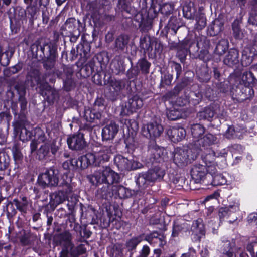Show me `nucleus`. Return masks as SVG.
Wrapping results in <instances>:
<instances>
[{
  "label": "nucleus",
  "instance_id": "nucleus-7",
  "mask_svg": "<svg viewBox=\"0 0 257 257\" xmlns=\"http://www.w3.org/2000/svg\"><path fill=\"white\" fill-rule=\"evenodd\" d=\"M196 157L190 149H177L174 154L173 161L177 166L182 167L190 163Z\"/></svg>",
  "mask_w": 257,
  "mask_h": 257
},
{
  "label": "nucleus",
  "instance_id": "nucleus-20",
  "mask_svg": "<svg viewBox=\"0 0 257 257\" xmlns=\"http://www.w3.org/2000/svg\"><path fill=\"white\" fill-rule=\"evenodd\" d=\"M207 171V168L205 165L200 164L194 165L191 171V175L194 182L201 183L206 176Z\"/></svg>",
  "mask_w": 257,
  "mask_h": 257
},
{
  "label": "nucleus",
  "instance_id": "nucleus-48",
  "mask_svg": "<svg viewBox=\"0 0 257 257\" xmlns=\"http://www.w3.org/2000/svg\"><path fill=\"white\" fill-rule=\"evenodd\" d=\"M98 192L100 196L105 199H108L109 198H111L113 196V192L112 191V188H111V185L107 184H104L98 191Z\"/></svg>",
  "mask_w": 257,
  "mask_h": 257
},
{
  "label": "nucleus",
  "instance_id": "nucleus-3",
  "mask_svg": "<svg viewBox=\"0 0 257 257\" xmlns=\"http://www.w3.org/2000/svg\"><path fill=\"white\" fill-rule=\"evenodd\" d=\"M165 175V171L159 167L149 169L147 172L138 174L136 183L139 188L145 189L150 183L161 181Z\"/></svg>",
  "mask_w": 257,
  "mask_h": 257
},
{
  "label": "nucleus",
  "instance_id": "nucleus-27",
  "mask_svg": "<svg viewBox=\"0 0 257 257\" xmlns=\"http://www.w3.org/2000/svg\"><path fill=\"white\" fill-rule=\"evenodd\" d=\"M112 191L115 197L119 198H128L132 195L131 190L124 187L122 185H114L112 187Z\"/></svg>",
  "mask_w": 257,
  "mask_h": 257
},
{
  "label": "nucleus",
  "instance_id": "nucleus-19",
  "mask_svg": "<svg viewBox=\"0 0 257 257\" xmlns=\"http://www.w3.org/2000/svg\"><path fill=\"white\" fill-rule=\"evenodd\" d=\"M201 152H202L201 154V158L203 161L205 163V165L215 164V160L216 157L219 156L225 157L227 154L225 151H224L223 152L218 153L217 155L211 148L205 149V150H203V151Z\"/></svg>",
  "mask_w": 257,
  "mask_h": 257
},
{
  "label": "nucleus",
  "instance_id": "nucleus-56",
  "mask_svg": "<svg viewBox=\"0 0 257 257\" xmlns=\"http://www.w3.org/2000/svg\"><path fill=\"white\" fill-rule=\"evenodd\" d=\"M196 28L198 30H202L206 25V19L203 14H200L196 18Z\"/></svg>",
  "mask_w": 257,
  "mask_h": 257
},
{
  "label": "nucleus",
  "instance_id": "nucleus-32",
  "mask_svg": "<svg viewBox=\"0 0 257 257\" xmlns=\"http://www.w3.org/2000/svg\"><path fill=\"white\" fill-rule=\"evenodd\" d=\"M130 40V37L125 34H121L119 35L115 41V48L117 51H122L127 46Z\"/></svg>",
  "mask_w": 257,
  "mask_h": 257
},
{
  "label": "nucleus",
  "instance_id": "nucleus-22",
  "mask_svg": "<svg viewBox=\"0 0 257 257\" xmlns=\"http://www.w3.org/2000/svg\"><path fill=\"white\" fill-rule=\"evenodd\" d=\"M166 133L170 140L174 143L182 140L186 136V131L182 127H170L167 129Z\"/></svg>",
  "mask_w": 257,
  "mask_h": 257
},
{
  "label": "nucleus",
  "instance_id": "nucleus-46",
  "mask_svg": "<svg viewBox=\"0 0 257 257\" xmlns=\"http://www.w3.org/2000/svg\"><path fill=\"white\" fill-rule=\"evenodd\" d=\"M228 46L229 42L228 40L222 39L217 44L215 49V52L219 55H222L225 53L227 50H228Z\"/></svg>",
  "mask_w": 257,
  "mask_h": 257
},
{
  "label": "nucleus",
  "instance_id": "nucleus-13",
  "mask_svg": "<svg viewBox=\"0 0 257 257\" xmlns=\"http://www.w3.org/2000/svg\"><path fill=\"white\" fill-rule=\"evenodd\" d=\"M67 142L69 148L74 150H82L86 146L84 134L80 132L69 136L67 138Z\"/></svg>",
  "mask_w": 257,
  "mask_h": 257
},
{
  "label": "nucleus",
  "instance_id": "nucleus-28",
  "mask_svg": "<svg viewBox=\"0 0 257 257\" xmlns=\"http://www.w3.org/2000/svg\"><path fill=\"white\" fill-rule=\"evenodd\" d=\"M50 157V147L48 143H45L37 150L36 159L40 161L46 160Z\"/></svg>",
  "mask_w": 257,
  "mask_h": 257
},
{
  "label": "nucleus",
  "instance_id": "nucleus-35",
  "mask_svg": "<svg viewBox=\"0 0 257 257\" xmlns=\"http://www.w3.org/2000/svg\"><path fill=\"white\" fill-rule=\"evenodd\" d=\"M13 203L22 214L27 213L29 207V201L27 197H23L21 200L15 199L13 200Z\"/></svg>",
  "mask_w": 257,
  "mask_h": 257
},
{
  "label": "nucleus",
  "instance_id": "nucleus-59",
  "mask_svg": "<svg viewBox=\"0 0 257 257\" xmlns=\"http://www.w3.org/2000/svg\"><path fill=\"white\" fill-rule=\"evenodd\" d=\"M174 9V7L173 4L165 3L161 6L160 11L162 14L168 16L173 12Z\"/></svg>",
  "mask_w": 257,
  "mask_h": 257
},
{
  "label": "nucleus",
  "instance_id": "nucleus-9",
  "mask_svg": "<svg viewBox=\"0 0 257 257\" xmlns=\"http://www.w3.org/2000/svg\"><path fill=\"white\" fill-rule=\"evenodd\" d=\"M163 126L156 121L150 122L142 127V132L143 136L155 141L163 133Z\"/></svg>",
  "mask_w": 257,
  "mask_h": 257
},
{
  "label": "nucleus",
  "instance_id": "nucleus-1",
  "mask_svg": "<svg viewBox=\"0 0 257 257\" xmlns=\"http://www.w3.org/2000/svg\"><path fill=\"white\" fill-rule=\"evenodd\" d=\"M58 186L61 187L62 189L50 194V204L52 206H57L67 199L69 202L67 206L70 210L71 209L77 204L78 199L76 196L73 195L70 197V200L69 198V196L72 193L73 190L71 178L66 176V178L64 179V175H63L62 181Z\"/></svg>",
  "mask_w": 257,
  "mask_h": 257
},
{
  "label": "nucleus",
  "instance_id": "nucleus-38",
  "mask_svg": "<svg viewBox=\"0 0 257 257\" xmlns=\"http://www.w3.org/2000/svg\"><path fill=\"white\" fill-rule=\"evenodd\" d=\"M107 171L104 184L111 185L114 183L119 182L120 177L118 173H115L109 167L107 169Z\"/></svg>",
  "mask_w": 257,
  "mask_h": 257
},
{
  "label": "nucleus",
  "instance_id": "nucleus-60",
  "mask_svg": "<svg viewBox=\"0 0 257 257\" xmlns=\"http://www.w3.org/2000/svg\"><path fill=\"white\" fill-rule=\"evenodd\" d=\"M238 132L235 130L233 126H229L225 132V136L228 139L240 138L238 134Z\"/></svg>",
  "mask_w": 257,
  "mask_h": 257
},
{
  "label": "nucleus",
  "instance_id": "nucleus-45",
  "mask_svg": "<svg viewBox=\"0 0 257 257\" xmlns=\"http://www.w3.org/2000/svg\"><path fill=\"white\" fill-rule=\"evenodd\" d=\"M167 118L171 120H176L182 117L183 112L180 108H172L166 112Z\"/></svg>",
  "mask_w": 257,
  "mask_h": 257
},
{
  "label": "nucleus",
  "instance_id": "nucleus-50",
  "mask_svg": "<svg viewBox=\"0 0 257 257\" xmlns=\"http://www.w3.org/2000/svg\"><path fill=\"white\" fill-rule=\"evenodd\" d=\"M111 69L112 72L116 75H119L121 73H123L125 70V68L122 63L118 61H115L111 63Z\"/></svg>",
  "mask_w": 257,
  "mask_h": 257
},
{
  "label": "nucleus",
  "instance_id": "nucleus-14",
  "mask_svg": "<svg viewBox=\"0 0 257 257\" xmlns=\"http://www.w3.org/2000/svg\"><path fill=\"white\" fill-rule=\"evenodd\" d=\"M110 88V98L114 100L121 93L125 87V81L123 79L117 80L114 78L110 77L108 81Z\"/></svg>",
  "mask_w": 257,
  "mask_h": 257
},
{
  "label": "nucleus",
  "instance_id": "nucleus-36",
  "mask_svg": "<svg viewBox=\"0 0 257 257\" xmlns=\"http://www.w3.org/2000/svg\"><path fill=\"white\" fill-rule=\"evenodd\" d=\"M35 238V236L30 231L24 230L19 237L20 242L23 246L31 245Z\"/></svg>",
  "mask_w": 257,
  "mask_h": 257
},
{
  "label": "nucleus",
  "instance_id": "nucleus-42",
  "mask_svg": "<svg viewBox=\"0 0 257 257\" xmlns=\"http://www.w3.org/2000/svg\"><path fill=\"white\" fill-rule=\"evenodd\" d=\"M239 210V204L235 203L228 207L220 208L218 211V215L220 219H223L229 214V212L236 211Z\"/></svg>",
  "mask_w": 257,
  "mask_h": 257
},
{
  "label": "nucleus",
  "instance_id": "nucleus-43",
  "mask_svg": "<svg viewBox=\"0 0 257 257\" xmlns=\"http://www.w3.org/2000/svg\"><path fill=\"white\" fill-rule=\"evenodd\" d=\"M90 48V45L87 43L79 45L77 47V55H79L82 58L88 59L89 57Z\"/></svg>",
  "mask_w": 257,
  "mask_h": 257
},
{
  "label": "nucleus",
  "instance_id": "nucleus-57",
  "mask_svg": "<svg viewBox=\"0 0 257 257\" xmlns=\"http://www.w3.org/2000/svg\"><path fill=\"white\" fill-rule=\"evenodd\" d=\"M7 216L9 219L13 218L17 214V210L15 208L13 203L9 202L6 207Z\"/></svg>",
  "mask_w": 257,
  "mask_h": 257
},
{
  "label": "nucleus",
  "instance_id": "nucleus-62",
  "mask_svg": "<svg viewBox=\"0 0 257 257\" xmlns=\"http://www.w3.org/2000/svg\"><path fill=\"white\" fill-rule=\"evenodd\" d=\"M37 8L35 6L29 5L26 9V14L28 15L30 21L33 22L36 19Z\"/></svg>",
  "mask_w": 257,
  "mask_h": 257
},
{
  "label": "nucleus",
  "instance_id": "nucleus-64",
  "mask_svg": "<svg viewBox=\"0 0 257 257\" xmlns=\"http://www.w3.org/2000/svg\"><path fill=\"white\" fill-rule=\"evenodd\" d=\"M246 249L250 253L251 257H257V242H254L248 244Z\"/></svg>",
  "mask_w": 257,
  "mask_h": 257
},
{
  "label": "nucleus",
  "instance_id": "nucleus-17",
  "mask_svg": "<svg viewBox=\"0 0 257 257\" xmlns=\"http://www.w3.org/2000/svg\"><path fill=\"white\" fill-rule=\"evenodd\" d=\"M108 168L107 166H102L97 168L92 174L88 175L87 178L93 185L104 184Z\"/></svg>",
  "mask_w": 257,
  "mask_h": 257
},
{
  "label": "nucleus",
  "instance_id": "nucleus-41",
  "mask_svg": "<svg viewBox=\"0 0 257 257\" xmlns=\"http://www.w3.org/2000/svg\"><path fill=\"white\" fill-rule=\"evenodd\" d=\"M136 65L142 73L147 74L149 73L151 63L146 58H143L138 61Z\"/></svg>",
  "mask_w": 257,
  "mask_h": 257
},
{
  "label": "nucleus",
  "instance_id": "nucleus-53",
  "mask_svg": "<svg viewBox=\"0 0 257 257\" xmlns=\"http://www.w3.org/2000/svg\"><path fill=\"white\" fill-rule=\"evenodd\" d=\"M142 240V237L141 236L133 237L126 242V246L128 249L132 250L135 249Z\"/></svg>",
  "mask_w": 257,
  "mask_h": 257
},
{
  "label": "nucleus",
  "instance_id": "nucleus-2",
  "mask_svg": "<svg viewBox=\"0 0 257 257\" xmlns=\"http://www.w3.org/2000/svg\"><path fill=\"white\" fill-rule=\"evenodd\" d=\"M32 52L35 53L38 59L43 60V67L46 70H51L55 65L56 59V47L53 44L43 45L35 43L31 46Z\"/></svg>",
  "mask_w": 257,
  "mask_h": 257
},
{
  "label": "nucleus",
  "instance_id": "nucleus-39",
  "mask_svg": "<svg viewBox=\"0 0 257 257\" xmlns=\"http://www.w3.org/2000/svg\"><path fill=\"white\" fill-rule=\"evenodd\" d=\"M18 101L20 103L21 109L17 120L27 119L26 114L27 113V101L23 96H20L19 97Z\"/></svg>",
  "mask_w": 257,
  "mask_h": 257
},
{
  "label": "nucleus",
  "instance_id": "nucleus-49",
  "mask_svg": "<svg viewBox=\"0 0 257 257\" xmlns=\"http://www.w3.org/2000/svg\"><path fill=\"white\" fill-rule=\"evenodd\" d=\"M10 158L5 152H0V171L7 170L10 165Z\"/></svg>",
  "mask_w": 257,
  "mask_h": 257
},
{
  "label": "nucleus",
  "instance_id": "nucleus-4",
  "mask_svg": "<svg viewBox=\"0 0 257 257\" xmlns=\"http://www.w3.org/2000/svg\"><path fill=\"white\" fill-rule=\"evenodd\" d=\"M115 151V147L113 145L104 146L98 152L86 154L84 160H88L89 165L100 166L109 161L110 156Z\"/></svg>",
  "mask_w": 257,
  "mask_h": 257
},
{
  "label": "nucleus",
  "instance_id": "nucleus-6",
  "mask_svg": "<svg viewBox=\"0 0 257 257\" xmlns=\"http://www.w3.org/2000/svg\"><path fill=\"white\" fill-rule=\"evenodd\" d=\"M119 4L122 10L134 16V20L139 23L140 31L142 32L148 31L151 28L150 25L144 24V17L142 12H137L134 7L129 5L130 0H119Z\"/></svg>",
  "mask_w": 257,
  "mask_h": 257
},
{
  "label": "nucleus",
  "instance_id": "nucleus-54",
  "mask_svg": "<svg viewBox=\"0 0 257 257\" xmlns=\"http://www.w3.org/2000/svg\"><path fill=\"white\" fill-rule=\"evenodd\" d=\"M233 35L236 39H241L243 37V34L242 32L238 22H234L232 25Z\"/></svg>",
  "mask_w": 257,
  "mask_h": 257
},
{
  "label": "nucleus",
  "instance_id": "nucleus-34",
  "mask_svg": "<svg viewBox=\"0 0 257 257\" xmlns=\"http://www.w3.org/2000/svg\"><path fill=\"white\" fill-rule=\"evenodd\" d=\"M57 238L59 244L64 245L65 248L71 246L72 244V235L69 231H65L60 233Z\"/></svg>",
  "mask_w": 257,
  "mask_h": 257
},
{
  "label": "nucleus",
  "instance_id": "nucleus-16",
  "mask_svg": "<svg viewBox=\"0 0 257 257\" xmlns=\"http://www.w3.org/2000/svg\"><path fill=\"white\" fill-rule=\"evenodd\" d=\"M40 93L49 102L53 103L58 97V92L52 88L47 82L40 83Z\"/></svg>",
  "mask_w": 257,
  "mask_h": 257
},
{
  "label": "nucleus",
  "instance_id": "nucleus-55",
  "mask_svg": "<svg viewBox=\"0 0 257 257\" xmlns=\"http://www.w3.org/2000/svg\"><path fill=\"white\" fill-rule=\"evenodd\" d=\"M226 183V178L221 174H216L212 177L211 184L214 186L222 185Z\"/></svg>",
  "mask_w": 257,
  "mask_h": 257
},
{
  "label": "nucleus",
  "instance_id": "nucleus-58",
  "mask_svg": "<svg viewBox=\"0 0 257 257\" xmlns=\"http://www.w3.org/2000/svg\"><path fill=\"white\" fill-rule=\"evenodd\" d=\"M194 9L191 8V4H186L183 6V12L184 16L189 19H192L194 15Z\"/></svg>",
  "mask_w": 257,
  "mask_h": 257
},
{
  "label": "nucleus",
  "instance_id": "nucleus-29",
  "mask_svg": "<svg viewBox=\"0 0 257 257\" xmlns=\"http://www.w3.org/2000/svg\"><path fill=\"white\" fill-rule=\"evenodd\" d=\"M177 48V55L179 58L181 60L185 59L189 51L188 43L187 40H184L180 42L179 44H176L174 46Z\"/></svg>",
  "mask_w": 257,
  "mask_h": 257
},
{
  "label": "nucleus",
  "instance_id": "nucleus-52",
  "mask_svg": "<svg viewBox=\"0 0 257 257\" xmlns=\"http://www.w3.org/2000/svg\"><path fill=\"white\" fill-rule=\"evenodd\" d=\"M131 64V67L126 71V77L129 80L136 79L140 71L137 65L133 66L132 62Z\"/></svg>",
  "mask_w": 257,
  "mask_h": 257
},
{
  "label": "nucleus",
  "instance_id": "nucleus-37",
  "mask_svg": "<svg viewBox=\"0 0 257 257\" xmlns=\"http://www.w3.org/2000/svg\"><path fill=\"white\" fill-rule=\"evenodd\" d=\"M107 252L110 257H122V246L118 243L111 244L107 247Z\"/></svg>",
  "mask_w": 257,
  "mask_h": 257
},
{
  "label": "nucleus",
  "instance_id": "nucleus-8",
  "mask_svg": "<svg viewBox=\"0 0 257 257\" xmlns=\"http://www.w3.org/2000/svg\"><path fill=\"white\" fill-rule=\"evenodd\" d=\"M54 74L63 80V87L66 91H70L74 87L75 83L72 78L73 70L72 67L63 66L61 70L55 69Z\"/></svg>",
  "mask_w": 257,
  "mask_h": 257
},
{
  "label": "nucleus",
  "instance_id": "nucleus-26",
  "mask_svg": "<svg viewBox=\"0 0 257 257\" xmlns=\"http://www.w3.org/2000/svg\"><path fill=\"white\" fill-rule=\"evenodd\" d=\"M81 22L79 20H76L74 18H68L64 25V29L68 32V33H74L80 31L79 27Z\"/></svg>",
  "mask_w": 257,
  "mask_h": 257
},
{
  "label": "nucleus",
  "instance_id": "nucleus-47",
  "mask_svg": "<svg viewBox=\"0 0 257 257\" xmlns=\"http://www.w3.org/2000/svg\"><path fill=\"white\" fill-rule=\"evenodd\" d=\"M188 229L186 223L179 224L175 223L173 227L172 236L173 237H178L180 233L186 232Z\"/></svg>",
  "mask_w": 257,
  "mask_h": 257
},
{
  "label": "nucleus",
  "instance_id": "nucleus-11",
  "mask_svg": "<svg viewBox=\"0 0 257 257\" xmlns=\"http://www.w3.org/2000/svg\"><path fill=\"white\" fill-rule=\"evenodd\" d=\"M114 162L121 171L136 170L142 168L143 165L137 161L130 160L122 155H117L114 158Z\"/></svg>",
  "mask_w": 257,
  "mask_h": 257
},
{
  "label": "nucleus",
  "instance_id": "nucleus-5",
  "mask_svg": "<svg viewBox=\"0 0 257 257\" xmlns=\"http://www.w3.org/2000/svg\"><path fill=\"white\" fill-rule=\"evenodd\" d=\"M59 181V171L54 167L47 169L38 178L39 185L43 188L58 186Z\"/></svg>",
  "mask_w": 257,
  "mask_h": 257
},
{
  "label": "nucleus",
  "instance_id": "nucleus-63",
  "mask_svg": "<svg viewBox=\"0 0 257 257\" xmlns=\"http://www.w3.org/2000/svg\"><path fill=\"white\" fill-rule=\"evenodd\" d=\"M13 157L15 161H20L23 158V155L17 144H14L12 148Z\"/></svg>",
  "mask_w": 257,
  "mask_h": 257
},
{
  "label": "nucleus",
  "instance_id": "nucleus-25",
  "mask_svg": "<svg viewBox=\"0 0 257 257\" xmlns=\"http://www.w3.org/2000/svg\"><path fill=\"white\" fill-rule=\"evenodd\" d=\"M216 137L213 135L208 133L206 134L203 138L198 140V144L200 146V151H203L207 148H210L209 146L214 144L216 141Z\"/></svg>",
  "mask_w": 257,
  "mask_h": 257
},
{
  "label": "nucleus",
  "instance_id": "nucleus-24",
  "mask_svg": "<svg viewBox=\"0 0 257 257\" xmlns=\"http://www.w3.org/2000/svg\"><path fill=\"white\" fill-rule=\"evenodd\" d=\"M139 47L144 54L151 52L153 50L152 42L150 35L144 34L140 37Z\"/></svg>",
  "mask_w": 257,
  "mask_h": 257
},
{
  "label": "nucleus",
  "instance_id": "nucleus-33",
  "mask_svg": "<svg viewBox=\"0 0 257 257\" xmlns=\"http://www.w3.org/2000/svg\"><path fill=\"white\" fill-rule=\"evenodd\" d=\"M223 23L218 19L214 20L208 28V33L210 36H215L223 29Z\"/></svg>",
  "mask_w": 257,
  "mask_h": 257
},
{
  "label": "nucleus",
  "instance_id": "nucleus-61",
  "mask_svg": "<svg viewBox=\"0 0 257 257\" xmlns=\"http://www.w3.org/2000/svg\"><path fill=\"white\" fill-rule=\"evenodd\" d=\"M22 66L19 64H17L11 67H9L4 70L5 75L8 77L15 74L19 72L22 69Z\"/></svg>",
  "mask_w": 257,
  "mask_h": 257
},
{
  "label": "nucleus",
  "instance_id": "nucleus-18",
  "mask_svg": "<svg viewBox=\"0 0 257 257\" xmlns=\"http://www.w3.org/2000/svg\"><path fill=\"white\" fill-rule=\"evenodd\" d=\"M119 130V125L113 121L106 124L102 130V138L104 141L112 140Z\"/></svg>",
  "mask_w": 257,
  "mask_h": 257
},
{
  "label": "nucleus",
  "instance_id": "nucleus-51",
  "mask_svg": "<svg viewBox=\"0 0 257 257\" xmlns=\"http://www.w3.org/2000/svg\"><path fill=\"white\" fill-rule=\"evenodd\" d=\"M39 76L40 72L37 69H31L28 74V77H30L32 79H34V80L40 85V83L46 82V77L47 75L45 74V76H43V81H41L40 80Z\"/></svg>",
  "mask_w": 257,
  "mask_h": 257
},
{
  "label": "nucleus",
  "instance_id": "nucleus-44",
  "mask_svg": "<svg viewBox=\"0 0 257 257\" xmlns=\"http://www.w3.org/2000/svg\"><path fill=\"white\" fill-rule=\"evenodd\" d=\"M86 157V155L84 156H81L78 159L73 158L71 159L70 164L73 167H79L81 169H85L87 168L89 164H88V160L86 159L84 160V158Z\"/></svg>",
  "mask_w": 257,
  "mask_h": 257
},
{
  "label": "nucleus",
  "instance_id": "nucleus-12",
  "mask_svg": "<svg viewBox=\"0 0 257 257\" xmlns=\"http://www.w3.org/2000/svg\"><path fill=\"white\" fill-rule=\"evenodd\" d=\"M28 125L27 119L17 120L14 123V130L20 133L19 138L23 142L29 141L33 136L32 132L26 127Z\"/></svg>",
  "mask_w": 257,
  "mask_h": 257
},
{
  "label": "nucleus",
  "instance_id": "nucleus-15",
  "mask_svg": "<svg viewBox=\"0 0 257 257\" xmlns=\"http://www.w3.org/2000/svg\"><path fill=\"white\" fill-rule=\"evenodd\" d=\"M143 105V100L138 96H134L128 99L125 106L121 109L120 114L122 116H127L132 114L134 112L141 108Z\"/></svg>",
  "mask_w": 257,
  "mask_h": 257
},
{
  "label": "nucleus",
  "instance_id": "nucleus-10",
  "mask_svg": "<svg viewBox=\"0 0 257 257\" xmlns=\"http://www.w3.org/2000/svg\"><path fill=\"white\" fill-rule=\"evenodd\" d=\"M256 55L257 41H250L242 52L241 63L242 66L247 67L250 65L252 62L253 57Z\"/></svg>",
  "mask_w": 257,
  "mask_h": 257
},
{
  "label": "nucleus",
  "instance_id": "nucleus-21",
  "mask_svg": "<svg viewBox=\"0 0 257 257\" xmlns=\"http://www.w3.org/2000/svg\"><path fill=\"white\" fill-rule=\"evenodd\" d=\"M239 51L235 48L230 49L223 59V64L230 67L236 66L239 62Z\"/></svg>",
  "mask_w": 257,
  "mask_h": 257
},
{
  "label": "nucleus",
  "instance_id": "nucleus-23",
  "mask_svg": "<svg viewBox=\"0 0 257 257\" xmlns=\"http://www.w3.org/2000/svg\"><path fill=\"white\" fill-rule=\"evenodd\" d=\"M148 152L153 162H159V159L163 154L162 149L156 144L155 141H150L148 145Z\"/></svg>",
  "mask_w": 257,
  "mask_h": 257
},
{
  "label": "nucleus",
  "instance_id": "nucleus-31",
  "mask_svg": "<svg viewBox=\"0 0 257 257\" xmlns=\"http://www.w3.org/2000/svg\"><path fill=\"white\" fill-rule=\"evenodd\" d=\"M216 112L212 107H205L202 111H199L197 116L200 120H207L211 121L215 116Z\"/></svg>",
  "mask_w": 257,
  "mask_h": 257
},
{
  "label": "nucleus",
  "instance_id": "nucleus-30",
  "mask_svg": "<svg viewBox=\"0 0 257 257\" xmlns=\"http://www.w3.org/2000/svg\"><path fill=\"white\" fill-rule=\"evenodd\" d=\"M191 230L198 238H200L205 234L204 225L201 219H198L193 222Z\"/></svg>",
  "mask_w": 257,
  "mask_h": 257
},
{
  "label": "nucleus",
  "instance_id": "nucleus-40",
  "mask_svg": "<svg viewBox=\"0 0 257 257\" xmlns=\"http://www.w3.org/2000/svg\"><path fill=\"white\" fill-rule=\"evenodd\" d=\"M191 132L193 138L196 139L198 142V140H200L204 134L205 128L200 124H193L191 127Z\"/></svg>",
  "mask_w": 257,
  "mask_h": 257
}]
</instances>
